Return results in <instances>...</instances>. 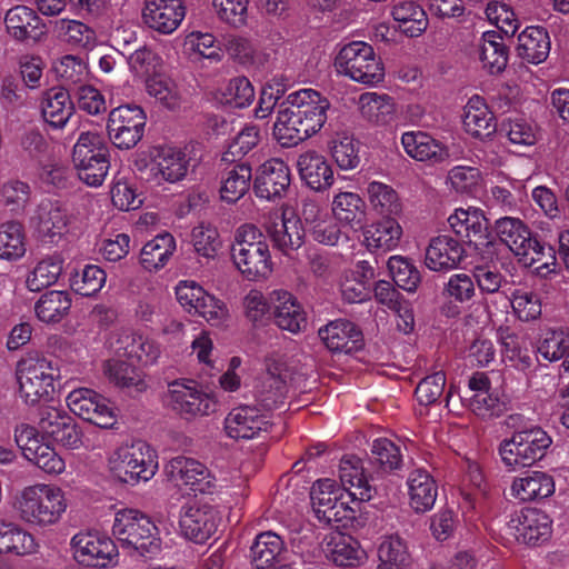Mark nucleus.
Instances as JSON below:
<instances>
[{
	"label": "nucleus",
	"instance_id": "obj_28",
	"mask_svg": "<svg viewBox=\"0 0 569 569\" xmlns=\"http://www.w3.org/2000/svg\"><path fill=\"white\" fill-rule=\"evenodd\" d=\"M319 337L332 352L351 353L360 349L362 343V335L356 325L342 319L319 329Z\"/></svg>",
	"mask_w": 569,
	"mask_h": 569
},
{
	"label": "nucleus",
	"instance_id": "obj_29",
	"mask_svg": "<svg viewBox=\"0 0 569 569\" xmlns=\"http://www.w3.org/2000/svg\"><path fill=\"white\" fill-rule=\"evenodd\" d=\"M375 279V269L367 260H360L355 268L347 270L340 282L343 300L349 303H360L371 296V281Z\"/></svg>",
	"mask_w": 569,
	"mask_h": 569
},
{
	"label": "nucleus",
	"instance_id": "obj_4",
	"mask_svg": "<svg viewBox=\"0 0 569 569\" xmlns=\"http://www.w3.org/2000/svg\"><path fill=\"white\" fill-rule=\"evenodd\" d=\"M107 462L111 475L131 487L148 482L159 469L156 450L142 440L119 445L109 453Z\"/></svg>",
	"mask_w": 569,
	"mask_h": 569
},
{
	"label": "nucleus",
	"instance_id": "obj_3",
	"mask_svg": "<svg viewBox=\"0 0 569 569\" xmlns=\"http://www.w3.org/2000/svg\"><path fill=\"white\" fill-rule=\"evenodd\" d=\"M231 259L249 281L266 280L272 273V260L263 233L252 224L239 227L231 244Z\"/></svg>",
	"mask_w": 569,
	"mask_h": 569
},
{
	"label": "nucleus",
	"instance_id": "obj_31",
	"mask_svg": "<svg viewBox=\"0 0 569 569\" xmlns=\"http://www.w3.org/2000/svg\"><path fill=\"white\" fill-rule=\"evenodd\" d=\"M268 233L274 247L284 254H290L303 243L301 222L292 213L290 216H287L286 212L276 214L268 227Z\"/></svg>",
	"mask_w": 569,
	"mask_h": 569
},
{
	"label": "nucleus",
	"instance_id": "obj_56",
	"mask_svg": "<svg viewBox=\"0 0 569 569\" xmlns=\"http://www.w3.org/2000/svg\"><path fill=\"white\" fill-rule=\"evenodd\" d=\"M252 172L248 164L233 167L221 181V199L228 203L237 202L249 190Z\"/></svg>",
	"mask_w": 569,
	"mask_h": 569
},
{
	"label": "nucleus",
	"instance_id": "obj_34",
	"mask_svg": "<svg viewBox=\"0 0 569 569\" xmlns=\"http://www.w3.org/2000/svg\"><path fill=\"white\" fill-rule=\"evenodd\" d=\"M7 32L16 40L37 39L43 33L41 18L31 8L16 6L4 17Z\"/></svg>",
	"mask_w": 569,
	"mask_h": 569
},
{
	"label": "nucleus",
	"instance_id": "obj_46",
	"mask_svg": "<svg viewBox=\"0 0 569 569\" xmlns=\"http://www.w3.org/2000/svg\"><path fill=\"white\" fill-rule=\"evenodd\" d=\"M37 229L43 237H61L69 223L66 210L58 203L43 201L39 204L36 217Z\"/></svg>",
	"mask_w": 569,
	"mask_h": 569
},
{
	"label": "nucleus",
	"instance_id": "obj_10",
	"mask_svg": "<svg viewBox=\"0 0 569 569\" xmlns=\"http://www.w3.org/2000/svg\"><path fill=\"white\" fill-rule=\"evenodd\" d=\"M171 408L184 419L210 416L217 410L216 398L194 380L179 379L168 385Z\"/></svg>",
	"mask_w": 569,
	"mask_h": 569
},
{
	"label": "nucleus",
	"instance_id": "obj_35",
	"mask_svg": "<svg viewBox=\"0 0 569 569\" xmlns=\"http://www.w3.org/2000/svg\"><path fill=\"white\" fill-rule=\"evenodd\" d=\"M510 491L513 498L523 502L545 499L553 495L555 480L546 472L529 471L513 479Z\"/></svg>",
	"mask_w": 569,
	"mask_h": 569
},
{
	"label": "nucleus",
	"instance_id": "obj_36",
	"mask_svg": "<svg viewBox=\"0 0 569 569\" xmlns=\"http://www.w3.org/2000/svg\"><path fill=\"white\" fill-rule=\"evenodd\" d=\"M358 107L362 118L377 126H387L396 118V101L387 93L376 91L361 93Z\"/></svg>",
	"mask_w": 569,
	"mask_h": 569
},
{
	"label": "nucleus",
	"instance_id": "obj_60",
	"mask_svg": "<svg viewBox=\"0 0 569 569\" xmlns=\"http://www.w3.org/2000/svg\"><path fill=\"white\" fill-rule=\"evenodd\" d=\"M330 152L342 170H352L360 163L359 144L352 136L338 133L330 143Z\"/></svg>",
	"mask_w": 569,
	"mask_h": 569
},
{
	"label": "nucleus",
	"instance_id": "obj_27",
	"mask_svg": "<svg viewBox=\"0 0 569 569\" xmlns=\"http://www.w3.org/2000/svg\"><path fill=\"white\" fill-rule=\"evenodd\" d=\"M297 168L301 180L315 191H323L333 184V170L329 161L321 153L308 150L297 160Z\"/></svg>",
	"mask_w": 569,
	"mask_h": 569
},
{
	"label": "nucleus",
	"instance_id": "obj_59",
	"mask_svg": "<svg viewBox=\"0 0 569 569\" xmlns=\"http://www.w3.org/2000/svg\"><path fill=\"white\" fill-rule=\"evenodd\" d=\"M148 94L168 110H178L183 102L181 91L170 79L151 77L146 82Z\"/></svg>",
	"mask_w": 569,
	"mask_h": 569
},
{
	"label": "nucleus",
	"instance_id": "obj_51",
	"mask_svg": "<svg viewBox=\"0 0 569 569\" xmlns=\"http://www.w3.org/2000/svg\"><path fill=\"white\" fill-rule=\"evenodd\" d=\"M71 303L68 292L52 290L39 298L34 305V312L41 322L58 323L68 315Z\"/></svg>",
	"mask_w": 569,
	"mask_h": 569
},
{
	"label": "nucleus",
	"instance_id": "obj_42",
	"mask_svg": "<svg viewBox=\"0 0 569 569\" xmlns=\"http://www.w3.org/2000/svg\"><path fill=\"white\" fill-rule=\"evenodd\" d=\"M174 237L169 232L157 234L141 249L140 263L149 272L163 268L176 251Z\"/></svg>",
	"mask_w": 569,
	"mask_h": 569
},
{
	"label": "nucleus",
	"instance_id": "obj_21",
	"mask_svg": "<svg viewBox=\"0 0 569 569\" xmlns=\"http://www.w3.org/2000/svg\"><path fill=\"white\" fill-rule=\"evenodd\" d=\"M288 370L280 358L270 357L267 360V371L262 376L256 390L257 401L264 411L278 408L287 396Z\"/></svg>",
	"mask_w": 569,
	"mask_h": 569
},
{
	"label": "nucleus",
	"instance_id": "obj_20",
	"mask_svg": "<svg viewBox=\"0 0 569 569\" xmlns=\"http://www.w3.org/2000/svg\"><path fill=\"white\" fill-rule=\"evenodd\" d=\"M186 17L183 0H144L142 21L160 34L173 33Z\"/></svg>",
	"mask_w": 569,
	"mask_h": 569
},
{
	"label": "nucleus",
	"instance_id": "obj_43",
	"mask_svg": "<svg viewBox=\"0 0 569 569\" xmlns=\"http://www.w3.org/2000/svg\"><path fill=\"white\" fill-rule=\"evenodd\" d=\"M103 371L111 383L131 395L141 393L148 388L142 372L127 361L110 359L104 363Z\"/></svg>",
	"mask_w": 569,
	"mask_h": 569
},
{
	"label": "nucleus",
	"instance_id": "obj_44",
	"mask_svg": "<svg viewBox=\"0 0 569 569\" xmlns=\"http://www.w3.org/2000/svg\"><path fill=\"white\" fill-rule=\"evenodd\" d=\"M479 59L482 67L492 74L505 70L508 63V50L498 32L486 31L482 33Z\"/></svg>",
	"mask_w": 569,
	"mask_h": 569
},
{
	"label": "nucleus",
	"instance_id": "obj_58",
	"mask_svg": "<svg viewBox=\"0 0 569 569\" xmlns=\"http://www.w3.org/2000/svg\"><path fill=\"white\" fill-rule=\"evenodd\" d=\"M62 272V260L59 257H48L37 263L28 274L26 284L30 291L38 292L54 284Z\"/></svg>",
	"mask_w": 569,
	"mask_h": 569
},
{
	"label": "nucleus",
	"instance_id": "obj_45",
	"mask_svg": "<svg viewBox=\"0 0 569 569\" xmlns=\"http://www.w3.org/2000/svg\"><path fill=\"white\" fill-rule=\"evenodd\" d=\"M392 17L399 30L411 38L419 37L428 27L425 10L411 0L398 2L392 9Z\"/></svg>",
	"mask_w": 569,
	"mask_h": 569
},
{
	"label": "nucleus",
	"instance_id": "obj_9",
	"mask_svg": "<svg viewBox=\"0 0 569 569\" xmlns=\"http://www.w3.org/2000/svg\"><path fill=\"white\" fill-rule=\"evenodd\" d=\"M16 375L20 397L34 405L51 398L59 372L46 358H27L18 362Z\"/></svg>",
	"mask_w": 569,
	"mask_h": 569
},
{
	"label": "nucleus",
	"instance_id": "obj_7",
	"mask_svg": "<svg viewBox=\"0 0 569 569\" xmlns=\"http://www.w3.org/2000/svg\"><path fill=\"white\" fill-rule=\"evenodd\" d=\"M552 443L549 435L540 427L519 430L499 446L501 461L509 470L531 467L541 460Z\"/></svg>",
	"mask_w": 569,
	"mask_h": 569
},
{
	"label": "nucleus",
	"instance_id": "obj_50",
	"mask_svg": "<svg viewBox=\"0 0 569 569\" xmlns=\"http://www.w3.org/2000/svg\"><path fill=\"white\" fill-rule=\"evenodd\" d=\"M366 192L372 210L378 214L396 217L401 213V200L391 186L380 181H370Z\"/></svg>",
	"mask_w": 569,
	"mask_h": 569
},
{
	"label": "nucleus",
	"instance_id": "obj_14",
	"mask_svg": "<svg viewBox=\"0 0 569 569\" xmlns=\"http://www.w3.org/2000/svg\"><path fill=\"white\" fill-rule=\"evenodd\" d=\"M66 401L73 415L100 428H112L117 422L116 408L106 397L91 388L72 389Z\"/></svg>",
	"mask_w": 569,
	"mask_h": 569
},
{
	"label": "nucleus",
	"instance_id": "obj_63",
	"mask_svg": "<svg viewBox=\"0 0 569 569\" xmlns=\"http://www.w3.org/2000/svg\"><path fill=\"white\" fill-rule=\"evenodd\" d=\"M509 300L515 316L520 321H533L541 316V300L539 296L532 291L516 289L512 291Z\"/></svg>",
	"mask_w": 569,
	"mask_h": 569
},
{
	"label": "nucleus",
	"instance_id": "obj_17",
	"mask_svg": "<svg viewBox=\"0 0 569 569\" xmlns=\"http://www.w3.org/2000/svg\"><path fill=\"white\" fill-rule=\"evenodd\" d=\"M271 421L267 413L256 406L241 405L232 408L223 420L227 437L233 440H251L267 433Z\"/></svg>",
	"mask_w": 569,
	"mask_h": 569
},
{
	"label": "nucleus",
	"instance_id": "obj_52",
	"mask_svg": "<svg viewBox=\"0 0 569 569\" xmlns=\"http://www.w3.org/2000/svg\"><path fill=\"white\" fill-rule=\"evenodd\" d=\"M274 139L286 148L297 146L299 142L309 139L308 133L301 128L293 107L279 110L273 124Z\"/></svg>",
	"mask_w": 569,
	"mask_h": 569
},
{
	"label": "nucleus",
	"instance_id": "obj_55",
	"mask_svg": "<svg viewBox=\"0 0 569 569\" xmlns=\"http://www.w3.org/2000/svg\"><path fill=\"white\" fill-rule=\"evenodd\" d=\"M190 241L194 252L207 260L216 259L222 248L218 229L206 222H200L192 228Z\"/></svg>",
	"mask_w": 569,
	"mask_h": 569
},
{
	"label": "nucleus",
	"instance_id": "obj_2",
	"mask_svg": "<svg viewBox=\"0 0 569 569\" xmlns=\"http://www.w3.org/2000/svg\"><path fill=\"white\" fill-rule=\"evenodd\" d=\"M68 508L64 491L53 483L23 488L13 502L19 519L33 527H49L60 521Z\"/></svg>",
	"mask_w": 569,
	"mask_h": 569
},
{
	"label": "nucleus",
	"instance_id": "obj_30",
	"mask_svg": "<svg viewBox=\"0 0 569 569\" xmlns=\"http://www.w3.org/2000/svg\"><path fill=\"white\" fill-rule=\"evenodd\" d=\"M401 144L406 153L418 161L440 163L449 158L448 149L426 132H405Z\"/></svg>",
	"mask_w": 569,
	"mask_h": 569
},
{
	"label": "nucleus",
	"instance_id": "obj_57",
	"mask_svg": "<svg viewBox=\"0 0 569 569\" xmlns=\"http://www.w3.org/2000/svg\"><path fill=\"white\" fill-rule=\"evenodd\" d=\"M387 266L395 283L399 288L408 292H416L421 282V274L409 258L398 254L391 256L388 259Z\"/></svg>",
	"mask_w": 569,
	"mask_h": 569
},
{
	"label": "nucleus",
	"instance_id": "obj_37",
	"mask_svg": "<svg viewBox=\"0 0 569 569\" xmlns=\"http://www.w3.org/2000/svg\"><path fill=\"white\" fill-rule=\"evenodd\" d=\"M410 507L416 512L430 510L438 496V487L432 476L422 469L411 471L407 479Z\"/></svg>",
	"mask_w": 569,
	"mask_h": 569
},
{
	"label": "nucleus",
	"instance_id": "obj_24",
	"mask_svg": "<svg viewBox=\"0 0 569 569\" xmlns=\"http://www.w3.org/2000/svg\"><path fill=\"white\" fill-rule=\"evenodd\" d=\"M276 325L291 333L302 331L307 326V315L299 300L289 291L276 289L269 293Z\"/></svg>",
	"mask_w": 569,
	"mask_h": 569
},
{
	"label": "nucleus",
	"instance_id": "obj_48",
	"mask_svg": "<svg viewBox=\"0 0 569 569\" xmlns=\"http://www.w3.org/2000/svg\"><path fill=\"white\" fill-rule=\"evenodd\" d=\"M377 569H407L410 555L406 541L398 535L383 536L378 546Z\"/></svg>",
	"mask_w": 569,
	"mask_h": 569
},
{
	"label": "nucleus",
	"instance_id": "obj_54",
	"mask_svg": "<svg viewBox=\"0 0 569 569\" xmlns=\"http://www.w3.org/2000/svg\"><path fill=\"white\" fill-rule=\"evenodd\" d=\"M331 210L335 219L339 222L353 224L362 221L366 212V204L358 193L340 191L333 196Z\"/></svg>",
	"mask_w": 569,
	"mask_h": 569
},
{
	"label": "nucleus",
	"instance_id": "obj_41",
	"mask_svg": "<svg viewBox=\"0 0 569 569\" xmlns=\"http://www.w3.org/2000/svg\"><path fill=\"white\" fill-rule=\"evenodd\" d=\"M326 555L337 566L353 567L365 559V551L351 536L332 533L326 545Z\"/></svg>",
	"mask_w": 569,
	"mask_h": 569
},
{
	"label": "nucleus",
	"instance_id": "obj_22",
	"mask_svg": "<svg viewBox=\"0 0 569 569\" xmlns=\"http://www.w3.org/2000/svg\"><path fill=\"white\" fill-rule=\"evenodd\" d=\"M218 520L212 506L194 502L182 508L179 525L187 539L203 543L216 532Z\"/></svg>",
	"mask_w": 569,
	"mask_h": 569
},
{
	"label": "nucleus",
	"instance_id": "obj_23",
	"mask_svg": "<svg viewBox=\"0 0 569 569\" xmlns=\"http://www.w3.org/2000/svg\"><path fill=\"white\" fill-rule=\"evenodd\" d=\"M290 186V170L283 160L272 158L258 169L253 190L258 198L276 200L282 198Z\"/></svg>",
	"mask_w": 569,
	"mask_h": 569
},
{
	"label": "nucleus",
	"instance_id": "obj_1",
	"mask_svg": "<svg viewBox=\"0 0 569 569\" xmlns=\"http://www.w3.org/2000/svg\"><path fill=\"white\" fill-rule=\"evenodd\" d=\"M341 486L330 478L319 479L310 489V500L316 517L325 523H338L355 513L350 502L369 501L376 489L369 483L359 458L345 457L340 461Z\"/></svg>",
	"mask_w": 569,
	"mask_h": 569
},
{
	"label": "nucleus",
	"instance_id": "obj_5",
	"mask_svg": "<svg viewBox=\"0 0 569 569\" xmlns=\"http://www.w3.org/2000/svg\"><path fill=\"white\" fill-rule=\"evenodd\" d=\"M112 535L130 553L152 559L161 552L162 542L157 526L137 509L123 508L114 513Z\"/></svg>",
	"mask_w": 569,
	"mask_h": 569
},
{
	"label": "nucleus",
	"instance_id": "obj_25",
	"mask_svg": "<svg viewBox=\"0 0 569 569\" xmlns=\"http://www.w3.org/2000/svg\"><path fill=\"white\" fill-rule=\"evenodd\" d=\"M448 223L456 234L467 238L476 247L491 243L488 220L479 208H458L448 217Z\"/></svg>",
	"mask_w": 569,
	"mask_h": 569
},
{
	"label": "nucleus",
	"instance_id": "obj_64",
	"mask_svg": "<svg viewBox=\"0 0 569 569\" xmlns=\"http://www.w3.org/2000/svg\"><path fill=\"white\" fill-rule=\"evenodd\" d=\"M486 16L490 23L507 36H513L520 27V21L513 9L503 1L493 0L488 2Z\"/></svg>",
	"mask_w": 569,
	"mask_h": 569
},
{
	"label": "nucleus",
	"instance_id": "obj_62",
	"mask_svg": "<svg viewBox=\"0 0 569 569\" xmlns=\"http://www.w3.org/2000/svg\"><path fill=\"white\" fill-rule=\"evenodd\" d=\"M186 48L201 58L212 61L222 60L221 40L217 41L211 32L191 31L184 39Z\"/></svg>",
	"mask_w": 569,
	"mask_h": 569
},
{
	"label": "nucleus",
	"instance_id": "obj_33",
	"mask_svg": "<svg viewBox=\"0 0 569 569\" xmlns=\"http://www.w3.org/2000/svg\"><path fill=\"white\" fill-rule=\"evenodd\" d=\"M550 47L547 30L539 26H530L519 33L516 51L522 61L539 64L548 58Z\"/></svg>",
	"mask_w": 569,
	"mask_h": 569
},
{
	"label": "nucleus",
	"instance_id": "obj_47",
	"mask_svg": "<svg viewBox=\"0 0 569 569\" xmlns=\"http://www.w3.org/2000/svg\"><path fill=\"white\" fill-rule=\"evenodd\" d=\"M496 232L516 257L523 256L525 248L532 239L528 227L519 218L503 217L496 221Z\"/></svg>",
	"mask_w": 569,
	"mask_h": 569
},
{
	"label": "nucleus",
	"instance_id": "obj_53",
	"mask_svg": "<svg viewBox=\"0 0 569 569\" xmlns=\"http://www.w3.org/2000/svg\"><path fill=\"white\" fill-rule=\"evenodd\" d=\"M54 31L60 39L76 48L92 49L97 42L96 31L79 20L59 19L54 22Z\"/></svg>",
	"mask_w": 569,
	"mask_h": 569
},
{
	"label": "nucleus",
	"instance_id": "obj_6",
	"mask_svg": "<svg viewBox=\"0 0 569 569\" xmlns=\"http://www.w3.org/2000/svg\"><path fill=\"white\" fill-rule=\"evenodd\" d=\"M335 68L339 74L369 87H375L385 79L381 59L372 46L365 41L345 44L335 58Z\"/></svg>",
	"mask_w": 569,
	"mask_h": 569
},
{
	"label": "nucleus",
	"instance_id": "obj_40",
	"mask_svg": "<svg viewBox=\"0 0 569 569\" xmlns=\"http://www.w3.org/2000/svg\"><path fill=\"white\" fill-rule=\"evenodd\" d=\"M463 126L468 133L481 139L496 131L493 113L481 97L472 96L468 100L465 107Z\"/></svg>",
	"mask_w": 569,
	"mask_h": 569
},
{
	"label": "nucleus",
	"instance_id": "obj_26",
	"mask_svg": "<svg viewBox=\"0 0 569 569\" xmlns=\"http://www.w3.org/2000/svg\"><path fill=\"white\" fill-rule=\"evenodd\" d=\"M463 257V246L457 239L442 234L431 239L425 263L431 271L447 272L458 268Z\"/></svg>",
	"mask_w": 569,
	"mask_h": 569
},
{
	"label": "nucleus",
	"instance_id": "obj_15",
	"mask_svg": "<svg viewBox=\"0 0 569 569\" xmlns=\"http://www.w3.org/2000/svg\"><path fill=\"white\" fill-rule=\"evenodd\" d=\"M14 441L23 457L46 473L60 475L64 471V460L53 448L42 441L37 428L27 423L17 426Z\"/></svg>",
	"mask_w": 569,
	"mask_h": 569
},
{
	"label": "nucleus",
	"instance_id": "obj_16",
	"mask_svg": "<svg viewBox=\"0 0 569 569\" xmlns=\"http://www.w3.org/2000/svg\"><path fill=\"white\" fill-rule=\"evenodd\" d=\"M167 471L177 487L190 492L206 495L212 493L217 488L211 471L193 458L177 456L169 461Z\"/></svg>",
	"mask_w": 569,
	"mask_h": 569
},
{
	"label": "nucleus",
	"instance_id": "obj_13",
	"mask_svg": "<svg viewBox=\"0 0 569 569\" xmlns=\"http://www.w3.org/2000/svg\"><path fill=\"white\" fill-rule=\"evenodd\" d=\"M146 123L147 116L141 107L119 106L108 117L109 139L119 149H131L142 139Z\"/></svg>",
	"mask_w": 569,
	"mask_h": 569
},
{
	"label": "nucleus",
	"instance_id": "obj_38",
	"mask_svg": "<svg viewBox=\"0 0 569 569\" xmlns=\"http://www.w3.org/2000/svg\"><path fill=\"white\" fill-rule=\"evenodd\" d=\"M283 540L272 531L258 535L251 547V559L257 569L280 568L283 562Z\"/></svg>",
	"mask_w": 569,
	"mask_h": 569
},
{
	"label": "nucleus",
	"instance_id": "obj_39",
	"mask_svg": "<svg viewBox=\"0 0 569 569\" xmlns=\"http://www.w3.org/2000/svg\"><path fill=\"white\" fill-rule=\"evenodd\" d=\"M43 119L56 129L63 128L73 113L70 94L63 88L49 89L41 100Z\"/></svg>",
	"mask_w": 569,
	"mask_h": 569
},
{
	"label": "nucleus",
	"instance_id": "obj_8",
	"mask_svg": "<svg viewBox=\"0 0 569 569\" xmlns=\"http://www.w3.org/2000/svg\"><path fill=\"white\" fill-rule=\"evenodd\" d=\"M102 136L94 131H82L73 147L72 161L81 181L90 187H99L104 181L109 161Z\"/></svg>",
	"mask_w": 569,
	"mask_h": 569
},
{
	"label": "nucleus",
	"instance_id": "obj_49",
	"mask_svg": "<svg viewBox=\"0 0 569 569\" xmlns=\"http://www.w3.org/2000/svg\"><path fill=\"white\" fill-rule=\"evenodd\" d=\"M27 252V237L24 228L16 221L0 224V260L14 262L24 257Z\"/></svg>",
	"mask_w": 569,
	"mask_h": 569
},
{
	"label": "nucleus",
	"instance_id": "obj_19",
	"mask_svg": "<svg viewBox=\"0 0 569 569\" xmlns=\"http://www.w3.org/2000/svg\"><path fill=\"white\" fill-rule=\"evenodd\" d=\"M507 532L525 545L542 543L551 537L552 520L540 509L525 508L511 516Z\"/></svg>",
	"mask_w": 569,
	"mask_h": 569
},
{
	"label": "nucleus",
	"instance_id": "obj_32",
	"mask_svg": "<svg viewBox=\"0 0 569 569\" xmlns=\"http://www.w3.org/2000/svg\"><path fill=\"white\" fill-rule=\"evenodd\" d=\"M401 237L400 223L392 217H386L363 230V244L370 252H388L398 247Z\"/></svg>",
	"mask_w": 569,
	"mask_h": 569
},
{
	"label": "nucleus",
	"instance_id": "obj_12",
	"mask_svg": "<svg viewBox=\"0 0 569 569\" xmlns=\"http://www.w3.org/2000/svg\"><path fill=\"white\" fill-rule=\"evenodd\" d=\"M190 158L176 146H160L153 149L147 164V179L156 186L174 184L186 179Z\"/></svg>",
	"mask_w": 569,
	"mask_h": 569
},
{
	"label": "nucleus",
	"instance_id": "obj_18",
	"mask_svg": "<svg viewBox=\"0 0 569 569\" xmlns=\"http://www.w3.org/2000/svg\"><path fill=\"white\" fill-rule=\"evenodd\" d=\"M287 100L293 107L308 138L323 128L330 108L327 97L315 89L306 88L291 92Z\"/></svg>",
	"mask_w": 569,
	"mask_h": 569
},
{
	"label": "nucleus",
	"instance_id": "obj_61",
	"mask_svg": "<svg viewBox=\"0 0 569 569\" xmlns=\"http://www.w3.org/2000/svg\"><path fill=\"white\" fill-rule=\"evenodd\" d=\"M106 281L107 274L102 268L96 264H87L72 278L71 288L82 297H92L101 291Z\"/></svg>",
	"mask_w": 569,
	"mask_h": 569
},
{
	"label": "nucleus",
	"instance_id": "obj_11",
	"mask_svg": "<svg viewBox=\"0 0 569 569\" xmlns=\"http://www.w3.org/2000/svg\"><path fill=\"white\" fill-rule=\"evenodd\" d=\"M73 559L87 567L108 568L118 562L114 541L99 531H80L70 540Z\"/></svg>",
	"mask_w": 569,
	"mask_h": 569
}]
</instances>
